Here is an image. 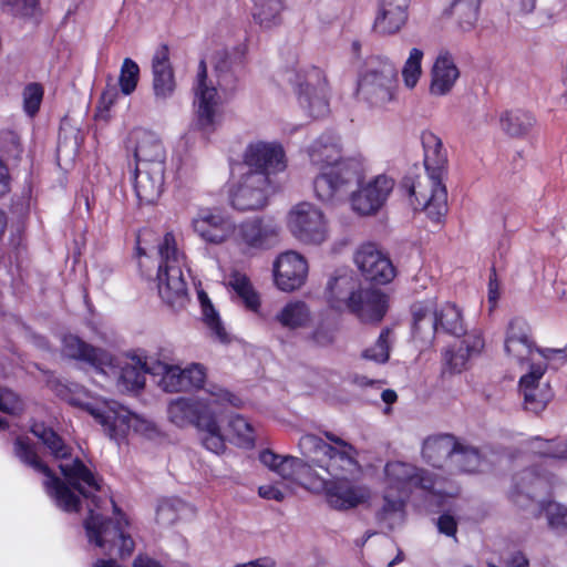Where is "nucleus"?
<instances>
[{
  "label": "nucleus",
  "instance_id": "6e6d98bb",
  "mask_svg": "<svg viewBox=\"0 0 567 567\" xmlns=\"http://www.w3.org/2000/svg\"><path fill=\"white\" fill-rule=\"evenodd\" d=\"M390 329H383L377 342L372 347L365 349L362 357L377 363L386 362L390 357Z\"/></svg>",
  "mask_w": 567,
  "mask_h": 567
},
{
  "label": "nucleus",
  "instance_id": "58836bf2",
  "mask_svg": "<svg viewBox=\"0 0 567 567\" xmlns=\"http://www.w3.org/2000/svg\"><path fill=\"white\" fill-rule=\"evenodd\" d=\"M151 369L152 362L133 357L121 368L118 382L128 391L142 389L145 384V374L151 373Z\"/></svg>",
  "mask_w": 567,
  "mask_h": 567
},
{
  "label": "nucleus",
  "instance_id": "a211bd4d",
  "mask_svg": "<svg viewBox=\"0 0 567 567\" xmlns=\"http://www.w3.org/2000/svg\"><path fill=\"white\" fill-rule=\"evenodd\" d=\"M270 178L260 172L244 171L229 192L233 208L240 212L259 210L268 205Z\"/></svg>",
  "mask_w": 567,
  "mask_h": 567
},
{
  "label": "nucleus",
  "instance_id": "4468645a",
  "mask_svg": "<svg viewBox=\"0 0 567 567\" xmlns=\"http://www.w3.org/2000/svg\"><path fill=\"white\" fill-rule=\"evenodd\" d=\"M287 80L295 86L301 107L311 117L318 118L328 114L327 83L320 69L310 66L288 72Z\"/></svg>",
  "mask_w": 567,
  "mask_h": 567
},
{
  "label": "nucleus",
  "instance_id": "39448f33",
  "mask_svg": "<svg viewBox=\"0 0 567 567\" xmlns=\"http://www.w3.org/2000/svg\"><path fill=\"white\" fill-rule=\"evenodd\" d=\"M157 289L162 300L173 310L184 309L188 303L185 270L186 256L177 247L173 233H166L158 244Z\"/></svg>",
  "mask_w": 567,
  "mask_h": 567
},
{
  "label": "nucleus",
  "instance_id": "5701e85b",
  "mask_svg": "<svg viewBox=\"0 0 567 567\" xmlns=\"http://www.w3.org/2000/svg\"><path fill=\"white\" fill-rule=\"evenodd\" d=\"M354 262L369 281L384 285L395 277L391 260L374 244L361 245L354 254Z\"/></svg>",
  "mask_w": 567,
  "mask_h": 567
},
{
  "label": "nucleus",
  "instance_id": "7c9ffc66",
  "mask_svg": "<svg viewBox=\"0 0 567 567\" xmlns=\"http://www.w3.org/2000/svg\"><path fill=\"white\" fill-rule=\"evenodd\" d=\"M351 300L349 310L364 322H379L388 308L386 296L378 289H359Z\"/></svg>",
  "mask_w": 567,
  "mask_h": 567
},
{
  "label": "nucleus",
  "instance_id": "13d9d810",
  "mask_svg": "<svg viewBox=\"0 0 567 567\" xmlns=\"http://www.w3.org/2000/svg\"><path fill=\"white\" fill-rule=\"evenodd\" d=\"M23 110L33 117L40 109L43 99V87L39 83H29L22 92Z\"/></svg>",
  "mask_w": 567,
  "mask_h": 567
},
{
  "label": "nucleus",
  "instance_id": "e433bc0d",
  "mask_svg": "<svg viewBox=\"0 0 567 567\" xmlns=\"http://www.w3.org/2000/svg\"><path fill=\"white\" fill-rule=\"evenodd\" d=\"M275 320L288 330L307 327L311 321V312L303 301H290L275 316Z\"/></svg>",
  "mask_w": 567,
  "mask_h": 567
},
{
  "label": "nucleus",
  "instance_id": "bb28decb",
  "mask_svg": "<svg viewBox=\"0 0 567 567\" xmlns=\"http://www.w3.org/2000/svg\"><path fill=\"white\" fill-rule=\"evenodd\" d=\"M460 70L454 56L447 50H441L431 69L430 94L433 96H445L452 92L457 80Z\"/></svg>",
  "mask_w": 567,
  "mask_h": 567
},
{
  "label": "nucleus",
  "instance_id": "aec40b11",
  "mask_svg": "<svg viewBox=\"0 0 567 567\" xmlns=\"http://www.w3.org/2000/svg\"><path fill=\"white\" fill-rule=\"evenodd\" d=\"M287 167L286 153L278 142H250L243 154V168L249 172H260L268 178L271 174L285 171Z\"/></svg>",
  "mask_w": 567,
  "mask_h": 567
},
{
  "label": "nucleus",
  "instance_id": "4be33fe9",
  "mask_svg": "<svg viewBox=\"0 0 567 567\" xmlns=\"http://www.w3.org/2000/svg\"><path fill=\"white\" fill-rule=\"evenodd\" d=\"M546 362H535L519 379V391L524 399V409L535 414L544 411L553 398L549 383L544 381Z\"/></svg>",
  "mask_w": 567,
  "mask_h": 567
},
{
  "label": "nucleus",
  "instance_id": "a19ab883",
  "mask_svg": "<svg viewBox=\"0 0 567 567\" xmlns=\"http://www.w3.org/2000/svg\"><path fill=\"white\" fill-rule=\"evenodd\" d=\"M535 122L533 114L523 110L506 111L499 118L502 131L513 137H520L527 134L535 125Z\"/></svg>",
  "mask_w": 567,
  "mask_h": 567
},
{
  "label": "nucleus",
  "instance_id": "9b49d317",
  "mask_svg": "<svg viewBox=\"0 0 567 567\" xmlns=\"http://www.w3.org/2000/svg\"><path fill=\"white\" fill-rule=\"evenodd\" d=\"M504 350L508 358L519 365H527L528 370L535 362H546L555 358H560L567 361V344L560 349H539L535 346L530 336V328L528 323L520 318H514L509 321Z\"/></svg>",
  "mask_w": 567,
  "mask_h": 567
},
{
  "label": "nucleus",
  "instance_id": "20e7f679",
  "mask_svg": "<svg viewBox=\"0 0 567 567\" xmlns=\"http://www.w3.org/2000/svg\"><path fill=\"white\" fill-rule=\"evenodd\" d=\"M56 393L71 405L87 411L102 426L106 435L120 442L131 429L140 430L142 421L115 401L92 400L90 393L79 384L59 385Z\"/></svg>",
  "mask_w": 567,
  "mask_h": 567
},
{
  "label": "nucleus",
  "instance_id": "864d4df0",
  "mask_svg": "<svg viewBox=\"0 0 567 567\" xmlns=\"http://www.w3.org/2000/svg\"><path fill=\"white\" fill-rule=\"evenodd\" d=\"M529 450L540 456L567 461V440L547 441L536 437L530 441Z\"/></svg>",
  "mask_w": 567,
  "mask_h": 567
},
{
  "label": "nucleus",
  "instance_id": "423d86ee",
  "mask_svg": "<svg viewBox=\"0 0 567 567\" xmlns=\"http://www.w3.org/2000/svg\"><path fill=\"white\" fill-rule=\"evenodd\" d=\"M167 417L177 427H196L200 433L204 447L215 454L225 450V439L216 420V409L209 401L198 398L178 396L167 404Z\"/></svg>",
  "mask_w": 567,
  "mask_h": 567
},
{
  "label": "nucleus",
  "instance_id": "f8f14e48",
  "mask_svg": "<svg viewBox=\"0 0 567 567\" xmlns=\"http://www.w3.org/2000/svg\"><path fill=\"white\" fill-rule=\"evenodd\" d=\"M193 93L195 126L205 134L213 133L221 120L220 95L213 81L207 78L204 60L199 61Z\"/></svg>",
  "mask_w": 567,
  "mask_h": 567
},
{
  "label": "nucleus",
  "instance_id": "603ef678",
  "mask_svg": "<svg viewBox=\"0 0 567 567\" xmlns=\"http://www.w3.org/2000/svg\"><path fill=\"white\" fill-rule=\"evenodd\" d=\"M534 513L535 517H539L545 513L548 526L551 529L559 530L567 527V508L556 502L539 503Z\"/></svg>",
  "mask_w": 567,
  "mask_h": 567
},
{
  "label": "nucleus",
  "instance_id": "c85d7f7f",
  "mask_svg": "<svg viewBox=\"0 0 567 567\" xmlns=\"http://www.w3.org/2000/svg\"><path fill=\"white\" fill-rule=\"evenodd\" d=\"M163 164H153L151 166H136L134 189L136 197L142 204L155 203L164 189Z\"/></svg>",
  "mask_w": 567,
  "mask_h": 567
},
{
  "label": "nucleus",
  "instance_id": "6ab92c4d",
  "mask_svg": "<svg viewBox=\"0 0 567 567\" xmlns=\"http://www.w3.org/2000/svg\"><path fill=\"white\" fill-rule=\"evenodd\" d=\"M235 220L217 207H202L192 217L193 231L206 244L223 245L233 241Z\"/></svg>",
  "mask_w": 567,
  "mask_h": 567
},
{
  "label": "nucleus",
  "instance_id": "393cba45",
  "mask_svg": "<svg viewBox=\"0 0 567 567\" xmlns=\"http://www.w3.org/2000/svg\"><path fill=\"white\" fill-rule=\"evenodd\" d=\"M177 87L166 44L159 45L152 58V91L156 103H166Z\"/></svg>",
  "mask_w": 567,
  "mask_h": 567
},
{
  "label": "nucleus",
  "instance_id": "8fccbe9b",
  "mask_svg": "<svg viewBox=\"0 0 567 567\" xmlns=\"http://www.w3.org/2000/svg\"><path fill=\"white\" fill-rule=\"evenodd\" d=\"M229 439L241 447H252L255 431L252 425L241 415H231L228 420Z\"/></svg>",
  "mask_w": 567,
  "mask_h": 567
},
{
  "label": "nucleus",
  "instance_id": "c03bdc74",
  "mask_svg": "<svg viewBox=\"0 0 567 567\" xmlns=\"http://www.w3.org/2000/svg\"><path fill=\"white\" fill-rule=\"evenodd\" d=\"M282 10V0H254L252 16L261 28L270 29L279 24Z\"/></svg>",
  "mask_w": 567,
  "mask_h": 567
},
{
  "label": "nucleus",
  "instance_id": "6e6552de",
  "mask_svg": "<svg viewBox=\"0 0 567 567\" xmlns=\"http://www.w3.org/2000/svg\"><path fill=\"white\" fill-rule=\"evenodd\" d=\"M31 432L48 447L52 456L61 460L59 468L66 481L84 497L93 496L100 485L93 473L78 458L70 461L71 447L51 429L35 423Z\"/></svg>",
  "mask_w": 567,
  "mask_h": 567
},
{
  "label": "nucleus",
  "instance_id": "5fc2aeb1",
  "mask_svg": "<svg viewBox=\"0 0 567 567\" xmlns=\"http://www.w3.org/2000/svg\"><path fill=\"white\" fill-rule=\"evenodd\" d=\"M140 80V66L138 64L130 58H125L123 60L120 76H118V85L122 94L130 95L132 94L138 83Z\"/></svg>",
  "mask_w": 567,
  "mask_h": 567
},
{
  "label": "nucleus",
  "instance_id": "f257e3e1",
  "mask_svg": "<svg viewBox=\"0 0 567 567\" xmlns=\"http://www.w3.org/2000/svg\"><path fill=\"white\" fill-rule=\"evenodd\" d=\"M324 435L330 443L313 434L301 436L298 443L301 454L331 476L330 480L320 476L322 486L313 492L324 493L329 506L337 511H349L367 503L371 492L359 481L361 465L355 449L331 432Z\"/></svg>",
  "mask_w": 567,
  "mask_h": 567
},
{
  "label": "nucleus",
  "instance_id": "37998d69",
  "mask_svg": "<svg viewBox=\"0 0 567 567\" xmlns=\"http://www.w3.org/2000/svg\"><path fill=\"white\" fill-rule=\"evenodd\" d=\"M198 301L202 307L203 320L209 329L212 337L221 343L228 342L229 334L205 291H198Z\"/></svg>",
  "mask_w": 567,
  "mask_h": 567
},
{
  "label": "nucleus",
  "instance_id": "c756f323",
  "mask_svg": "<svg viewBox=\"0 0 567 567\" xmlns=\"http://www.w3.org/2000/svg\"><path fill=\"white\" fill-rule=\"evenodd\" d=\"M458 440L451 434L427 436L422 444L421 455L425 463L447 471Z\"/></svg>",
  "mask_w": 567,
  "mask_h": 567
},
{
  "label": "nucleus",
  "instance_id": "1a4fd4ad",
  "mask_svg": "<svg viewBox=\"0 0 567 567\" xmlns=\"http://www.w3.org/2000/svg\"><path fill=\"white\" fill-rule=\"evenodd\" d=\"M115 514V524L106 520L94 508H90V515L84 522L86 537L90 544L103 549L104 554L117 555L122 558L131 556L134 550V540L126 534L125 527L128 522L120 512L116 504L111 501Z\"/></svg>",
  "mask_w": 567,
  "mask_h": 567
},
{
  "label": "nucleus",
  "instance_id": "2f4dec72",
  "mask_svg": "<svg viewBox=\"0 0 567 567\" xmlns=\"http://www.w3.org/2000/svg\"><path fill=\"white\" fill-rule=\"evenodd\" d=\"M62 352L71 359L87 362L100 370L112 364V357L106 351L90 346L74 334L63 337Z\"/></svg>",
  "mask_w": 567,
  "mask_h": 567
},
{
  "label": "nucleus",
  "instance_id": "72a5a7b5",
  "mask_svg": "<svg viewBox=\"0 0 567 567\" xmlns=\"http://www.w3.org/2000/svg\"><path fill=\"white\" fill-rule=\"evenodd\" d=\"M413 337L424 343H431L439 331L435 308L429 302L412 306Z\"/></svg>",
  "mask_w": 567,
  "mask_h": 567
},
{
  "label": "nucleus",
  "instance_id": "4d7b16f0",
  "mask_svg": "<svg viewBox=\"0 0 567 567\" xmlns=\"http://www.w3.org/2000/svg\"><path fill=\"white\" fill-rule=\"evenodd\" d=\"M3 6L14 17L35 18L40 16V0H2Z\"/></svg>",
  "mask_w": 567,
  "mask_h": 567
},
{
  "label": "nucleus",
  "instance_id": "de8ad7c7",
  "mask_svg": "<svg viewBox=\"0 0 567 567\" xmlns=\"http://www.w3.org/2000/svg\"><path fill=\"white\" fill-rule=\"evenodd\" d=\"M390 492L388 489L383 497V505L378 513V519L389 529H393L403 522L404 501L401 494L398 497H392Z\"/></svg>",
  "mask_w": 567,
  "mask_h": 567
},
{
  "label": "nucleus",
  "instance_id": "9d476101",
  "mask_svg": "<svg viewBox=\"0 0 567 567\" xmlns=\"http://www.w3.org/2000/svg\"><path fill=\"white\" fill-rule=\"evenodd\" d=\"M388 489L408 496L414 488L423 489L441 504L444 496L454 497L458 493L456 486L446 487V481L434 477L427 470L419 468L404 462H389L384 468Z\"/></svg>",
  "mask_w": 567,
  "mask_h": 567
},
{
  "label": "nucleus",
  "instance_id": "4c0bfd02",
  "mask_svg": "<svg viewBox=\"0 0 567 567\" xmlns=\"http://www.w3.org/2000/svg\"><path fill=\"white\" fill-rule=\"evenodd\" d=\"M435 312L439 331L454 337H464L467 333L462 310L455 303L445 302Z\"/></svg>",
  "mask_w": 567,
  "mask_h": 567
},
{
  "label": "nucleus",
  "instance_id": "a878e982",
  "mask_svg": "<svg viewBox=\"0 0 567 567\" xmlns=\"http://www.w3.org/2000/svg\"><path fill=\"white\" fill-rule=\"evenodd\" d=\"M485 340L480 330L473 329L464 334L458 344L443 351L445 367L453 373H460L466 369L471 358L482 353Z\"/></svg>",
  "mask_w": 567,
  "mask_h": 567
},
{
  "label": "nucleus",
  "instance_id": "49530a36",
  "mask_svg": "<svg viewBox=\"0 0 567 567\" xmlns=\"http://www.w3.org/2000/svg\"><path fill=\"white\" fill-rule=\"evenodd\" d=\"M192 513L193 508L181 498H165L157 506L156 519L162 525H172Z\"/></svg>",
  "mask_w": 567,
  "mask_h": 567
},
{
  "label": "nucleus",
  "instance_id": "dca6fc26",
  "mask_svg": "<svg viewBox=\"0 0 567 567\" xmlns=\"http://www.w3.org/2000/svg\"><path fill=\"white\" fill-rule=\"evenodd\" d=\"M287 227L292 236L303 244L320 245L328 239V220L316 205L302 202L287 215Z\"/></svg>",
  "mask_w": 567,
  "mask_h": 567
},
{
  "label": "nucleus",
  "instance_id": "bf43d9fd",
  "mask_svg": "<svg viewBox=\"0 0 567 567\" xmlns=\"http://www.w3.org/2000/svg\"><path fill=\"white\" fill-rule=\"evenodd\" d=\"M183 375L184 392L202 389L206 380V369L200 363H192L183 369Z\"/></svg>",
  "mask_w": 567,
  "mask_h": 567
},
{
  "label": "nucleus",
  "instance_id": "c9c22d12",
  "mask_svg": "<svg viewBox=\"0 0 567 567\" xmlns=\"http://www.w3.org/2000/svg\"><path fill=\"white\" fill-rule=\"evenodd\" d=\"M548 487V480L545 476L535 474L532 470H525L515 477V492L513 493L514 502L520 506H526L525 498H532L538 491H545Z\"/></svg>",
  "mask_w": 567,
  "mask_h": 567
},
{
  "label": "nucleus",
  "instance_id": "7ed1b4c3",
  "mask_svg": "<svg viewBox=\"0 0 567 567\" xmlns=\"http://www.w3.org/2000/svg\"><path fill=\"white\" fill-rule=\"evenodd\" d=\"M422 144L426 176L412 184L409 192L415 209L424 210L431 220L441 223L447 213V192L443 184L447 154L441 138L431 132L422 134Z\"/></svg>",
  "mask_w": 567,
  "mask_h": 567
},
{
  "label": "nucleus",
  "instance_id": "0eeeda50",
  "mask_svg": "<svg viewBox=\"0 0 567 567\" xmlns=\"http://www.w3.org/2000/svg\"><path fill=\"white\" fill-rule=\"evenodd\" d=\"M399 71L386 56L374 55L368 59L359 75L357 97L371 109H383L396 99Z\"/></svg>",
  "mask_w": 567,
  "mask_h": 567
},
{
  "label": "nucleus",
  "instance_id": "cd10ccee",
  "mask_svg": "<svg viewBox=\"0 0 567 567\" xmlns=\"http://www.w3.org/2000/svg\"><path fill=\"white\" fill-rule=\"evenodd\" d=\"M408 9L409 0H379L374 31L383 35L398 33L408 21Z\"/></svg>",
  "mask_w": 567,
  "mask_h": 567
},
{
  "label": "nucleus",
  "instance_id": "f3484780",
  "mask_svg": "<svg viewBox=\"0 0 567 567\" xmlns=\"http://www.w3.org/2000/svg\"><path fill=\"white\" fill-rule=\"evenodd\" d=\"M259 461L290 484L302 486L312 492L322 486L320 475L313 471L310 464L299 457L280 455L266 449L259 453Z\"/></svg>",
  "mask_w": 567,
  "mask_h": 567
},
{
  "label": "nucleus",
  "instance_id": "b1692460",
  "mask_svg": "<svg viewBox=\"0 0 567 567\" xmlns=\"http://www.w3.org/2000/svg\"><path fill=\"white\" fill-rule=\"evenodd\" d=\"M274 276L275 282L280 290L287 292L297 290L307 279L308 262L297 251H285L274 262Z\"/></svg>",
  "mask_w": 567,
  "mask_h": 567
},
{
  "label": "nucleus",
  "instance_id": "09e8293b",
  "mask_svg": "<svg viewBox=\"0 0 567 567\" xmlns=\"http://www.w3.org/2000/svg\"><path fill=\"white\" fill-rule=\"evenodd\" d=\"M228 285L249 310L257 311L259 309V297L246 275L238 271L233 272L228 278Z\"/></svg>",
  "mask_w": 567,
  "mask_h": 567
},
{
  "label": "nucleus",
  "instance_id": "f704fd0d",
  "mask_svg": "<svg viewBox=\"0 0 567 567\" xmlns=\"http://www.w3.org/2000/svg\"><path fill=\"white\" fill-rule=\"evenodd\" d=\"M357 287V280L347 272L330 279L327 286L329 302L336 309H342L343 307L350 309L351 298H357V293H359Z\"/></svg>",
  "mask_w": 567,
  "mask_h": 567
},
{
  "label": "nucleus",
  "instance_id": "680f3d73",
  "mask_svg": "<svg viewBox=\"0 0 567 567\" xmlns=\"http://www.w3.org/2000/svg\"><path fill=\"white\" fill-rule=\"evenodd\" d=\"M0 410L19 415L24 410L23 401L11 390L0 386Z\"/></svg>",
  "mask_w": 567,
  "mask_h": 567
},
{
  "label": "nucleus",
  "instance_id": "412c9836",
  "mask_svg": "<svg viewBox=\"0 0 567 567\" xmlns=\"http://www.w3.org/2000/svg\"><path fill=\"white\" fill-rule=\"evenodd\" d=\"M362 178L355 185L358 189L351 195L352 209L362 215H373L381 209L394 188V179L388 175L381 174L365 184H360Z\"/></svg>",
  "mask_w": 567,
  "mask_h": 567
},
{
  "label": "nucleus",
  "instance_id": "e2e57ef3",
  "mask_svg": "<svg viewBox=\"0 0 567 567\" xmlns=\"http://www.w3.org/2000/svg\"><path fill=\"white\" fill-rule=\"evenodd\" d=\"M291 493V487H286L285 489H281L277 485L272 484L261 485L258 488V494L260 497L265 499H274L277 502H282L286 498V496Z\"/></svg>",
  "mask_w": 567,
  "mask_h": 567
},
{
  "label": "nucleus",
  "instance_id": "f03ea898",
  "mask_svg": "<svg viewBox=\"0 0 567 567\" xmlns=\"http://www.w3.org/2000/svg\"><path fill=\"white\" fill-rule=\"evenodd\" d=\"M307 154L311 165L319 171L313 189L322 202L348 194L368 171L367 159L360 153L343 156L341 137L333 133H324L316 138L308 146Z\"/></svg>",
  "mask_w": 567,
  "mask_h": 567
},
{
  "label": "nucleus",
  "instance_id": "2eb2a0df",
  "mask_svg": "<svg viewBox=\"0 0 567 567\" xmlns=\"http://www.w3.org/2000/svg\"><path fill=\"white\" fill-rule=\"evenodd\" d=\"M280 231L281 227L274 217H249L235 223L231 243L245 251H262L279 243Z\"/></svg>",
  "mask_w": 567,
  "mask_h": 567
},
{
  "label": "nucleus",
  "instance_id": "ea45409f",
  "mask_svg": "<svg viewBox=\"0 0 567 567\" xmlns=\"http://www.w3.org/2000/svg\"><path fill=\"white\" fill-rule=\"evenodd\" d=\"M481 0H454L451 14L460 31L468 32L476 25L480 16Z\"/></svg>",
  "mask_w": 567,
  "mask_h": 567
},
{
  "label": "nucleus",
  "instance_id": "3c124183",
  "mask_svg": "<svg viewBox=\"0 0 567 567\" xmlns=\"http://www.w3.org/2000/svg\"><path fill=\"white\" fill-rule=\"evenodd\" d=\"M424 53L419 48H412L402 68V79L406 89H414L422 75Z\"/></svg>",
  "mask_w": 567,
  "mask_h": 567
},
{
  "label": "nucleus",
  "instance_id": "052dcab7",
  "mask_svg": "<svg viewBox=\"0 0 567 567\" xmlns=\"http://www.w3.org/2000/svg\"><path fill=\"white\" fill-rule=\"evenodd\" d=\"M205 391L208 398L198 399L210 402L212 406L216 409V420L218 421V415L221 413L223 406L226 403H233L234 395L226 389L213 383L208 384Z\"/></svg>",
  "mask_w": 567,
  "mask_h": 567
},
{
  "label": "nucleus",
  "instance_id": "ddd939ff",
  "mask_svg": "<svg viewBox=\"0 0 567 567\" xmlns=\"http://www.w3.org/2000/svg\"><path fill=\"white\" fill-rule=\"evenodd\" d=\"M14 454L25 465L44 475L43 486L55 501L56 506L65 512L79 511L80 499L37 455L33 446L23 437L14 442Z\"/></svg>",
  "mask_w": 567,
  "mask_h": 567
},
{
  "label": "nucleus",
  "instance_id": "338daca9",
  "mask_svg": "<svg viewBox=\"0 0 567 567\" xmlns=\"http://www.w3.org/2000/svg\"><path fill=\"white\" fill-rule=\"evenodd\" d=\"M349 381L351 384L358 386V388H365V386H378L380 388L381 381L370 379L365 375L361 374H352L349 377Z\"/></svg>",
  "mask_w": 567,
  "mask_h": 567
},
{
  "label": "nucleus",
  "instance_id": "a18cd8bd",
  "mask_svg": "<svg viewBox=\"0 0 567 567\" xmlns=\"http://www.w3.org/2000/svg\"><path fill=\"white\" fill-rule=\"evenodd\" d=\"M480 463L481 456L478 451L458 441V446L453 453L447 472H474L480 466Z\"/></svg>",
  "mask_w": 567,
  "mask_h": 567
},
{
  "label": "nucleus",
  "instance_id": "79ce46f5",
  "mask_svg": "<svg viewBox=\"0 0 567 567\" xmlns=\"http://www.w3.org/2000/svg\"><path fill=\"white\" fill-rule=\"evenodd\" d=\"M151 374L161 377L158 385L165 392H184V375L179 365L161 361L152 362Z\"/></svg>",
  "mask_w": 567,
  "mask_h": 567
},
{
  "label": "nucleus",
  "instance_id": "69168bd1",
  "mask_svg": "<svg viewBox=\"0 0 567 567\" xmlns=\"http://www.w3.org/2000/svg\"><path fill=\"white\" fill-rule=\"evenodd\" d=\"M439 530L447 536H454L456 533V520L449 514H443L437 520Z\"/></svg>",
  "mask_w": 567,
  "mask_h": 567
},
{
  "label": "nucleus",
  "instance_id": "473e14b6",
  "mask_svg": "<svg viewBox=\"0 0 567 567\" xmlns=\"http://www.w3.org/2000/svg\"><path fill=\"white\" fill-rule=\"evenodd\" d=\"M135 142L136 166H151L155 163L164 165L165 150L156 134L148 131H136Z\"/></svg>",
  "mask_w": 567,
  "mask_h": 567
},
{
  "label": "nucleus",
  "instance_id": "774afa93",
  "mask_svg": "<svg viewBox=\"0 0 567 567\" xmlns=\"http://www.w3.org/2000/svg\"><path fill=\"white\" fill-rule=\"evenodd\" d=\"M508 567H529V561L522 551L514 553L508 561Z\"/></svg>",
  "mask_w": 567,
  "mask_h": 567
},
{
  "label": "nucleus",
  "instance_id": "0e129e2a",
  "mask_svg": "<svg viewBox=\"0 0 567 567\" xmlns=\"http://www.w3.org/2000/svg\"><path fill=\"white\" fill-rule=\"evenodd\" d=\"M120 93L115 85H109L102 93L100 99L99 109L101 111H109L117 101Z\"/></svg>",
  "mask_w": 567,
  "mask_h": 567
}]
</instances>
